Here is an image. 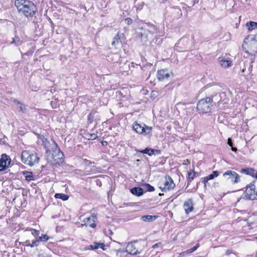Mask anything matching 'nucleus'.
<instances>
[{"label": "nucleus", "instance_id": "f257e3e1", "mask_svg": "<svg viewBox=\"0 0 257 257\" xmlns=\"http://www.w3.org/2000/svg\"><path fill=\"white\" fill-rule=\"evenodd\" d=\"M15 5L19 12L26 17H33L37 8L33 3L27 0H16Z\"/></svg>", "mask_w": 257, "mask_h": 257}, {"label": "nucleus", "instance_id": "f03ea898", "mask_svg": "<svg viewBox=\"0 0 257 257\" xmlns=\"http://www.w3.org/2000/svg\"><path fill=\"white\" fill-rule=\"evenodd\" d=\"M215 105L213 97H206L199 100L197 103V109L200 114H206L211 112Z\"/></svg>", "mask_w": 257, "mask_h": 257}, {"label": "nucleus", "instance_id": "7ed1b4c3", "mask_svg": "<svg viewBox=\"0 0 257 257\" xmlns=\"http://www.w3.org/2000/svg\"><path fill=\"white\" fill-rule=\"evenodd\" d=\"M53 143H54L56 149L52 152L48 149L46 151L47 160L48 162L53 165H59L63 162L64 156L63 152L59 149H57L58 146L54 141H53Z\"/></svg>", "mask_w": 257, "mask_h": 257}, {"label": "nucleus", "instance_id": "20e7f679", "mask_svg": "<svg viewBox=\"0 0 257 257\" xmlns=\"http://www.w3.org/2000/svg\"><path fill=\"white\" fill-rule=\"evenodd\" d=\"M21 161L25 165L32 167L39 162V158L34 151L25 150L21 154Z\"/></svg>", "mask_w": 257, "mask_h": 257}, {"label": "nucleus", "instance_id": "39448f33", "mask_svg": "<svg viewBox=\"0 0 257 257\" xmlns=\"http://www.w3.org/2000/svg\"><path fill=\"white\" fill-rule=\"evenodd\" d=\"M242 49L245 53L253 54L257 51V34L253 36H247L243 41Z\"/></svg>", "mask_w": 257, "mask_h": 257}, {"label": "nucleus", "instance_id": "423d86ee", "mask_svg": "<svg viewBox=\"0 0 257 257\" xmlns=\"http://www.w3.org/2000/svg\"><path fill=\"white\" fill-rule=\"evenodd\" d=\"M133 128L138 134L149 137L152 136V127L145 124H140L136 122L133 125Z\"/></svg>", "mask_w": 257, "mask_h": 257}, {"label": "nucleus", "instance_id": "0eeeda50", "mask_svg": "<svg viewBox=\"0 0 257 257\" xmlns=\"http://www.w3.org/2000/svg\"><path fill=\"white\" fill-rule=\"evenodd\" d=\"M175 186L173 180L170 176L166 177L164 182L160 186L162 191L166 192L173 189Z\"/></svg>", "mask_w": 257, "mask_h": 257}, {"label": "nucleus", "instance_id": "6e6552de", "mask_svg": "<svg viewBox=\"0 0 257 257\" xmlns=\"http://www.w3.org/2000/svg\"><path fill=\"white\" fill-rule=\"evenodd\" d=\"M246 196L250 200H254L257 199V191L255 190V186L253 184L251 183L246 186L245 190Z\"/></svg>", "mask_w": 257, "mask_h": 257}, {"label": "nucleus", "instance_id": "1a4fd4ad", "mask_svg": "<svg viewBox=\"0 0 257 257\" xmlns=\"http://www.w3.org/2000/svg\"><path fill=\"white\" fill-rule=\"evenodd\" d=\"M11 159L10 157L5 154L2 155L0 159V172L5 170L10 165Z\"/></svg>", "mask_w": 257, "mask_h": 257}, {"label": "nucleus", "instance_id": "9d476101", "mask_svg": "<svg viewBox=\"0 0 257 257\" xmlns=\"http://www.w3.org/2000/svg\"><path fill=\"white\" fill-rule=\"evenodd\" d=\"M96 219V216L94 214H92L89 217L85 218L82 220V225L89 226L92 228H95L96 227L95 222Z\"/></svg>", "mask_w": 257, "mask_h": 257}, {"label": "nucleus", "instance_id": "9b49d317", "mask_svg": "<svg viewBox=\"0 0 257 257\" xmlns=\"http://www.w3.org/2000/svg\"><path fill=\"white\" fill-rule=\"evenodd\" d=\"M223 177L228 176V179H231L233 183H237L240 181V177L238 174L235 172L228 170L226 171L223 174Z\"/></svg>", "mask_w": 257, "mask_h": 257}, {"label": "nucleus", "instance_id": "f8f14e48", "mask_svg": "<svg viewBox=\"0 0 257 257\" xmlns=\"http://www.w3.org/2000/svg\"><path fill=\"white\" fill-rule=\"evenodd\" d=\"M170 76V72L167 69H162L157 72V77L159 80L163 81L168 79Z\"/></svg>", "mask_w": 257, "mask_h": 257}, {"label": "nucleus", "instance_id": "ddd939ff", "mask_svg": "<svg viewBox=\"0 0 257 257\" xmlns=\"http://www.w3.org/2000/svg\"><path fill=\"white\" fill-rule=\"evenodd\" d=\"M183 208L187 214L192 211L193 209V205L192 201L191 199H188L184 202Z\"/></svg>", "mask_w": 257, "mask_h": 257}, {"label": "nucleus", "instance_id": "4468645a", "mask_svg": "<svg viewBox=\"0 0 257 257\" xmlns=\"http://www.w3.org/2000/svg\"><path fill=\"white\" fill-rule=\"evenodd\" d=\"M219 174V173L217 171H214L212 172V174H210L209 175L203 177L202 179V182L204 184V187L206 186V183L210 180H212L214 178L217 177L218 176Z\"/></svg>", "mask_w": 257, "mask_h": 257}, {"label": "nucleus", "instance_id": "2eb2a0df", "mask_svg": "<svg viewBox=\"0 0 257 257\" xmlns=\"http://www.w3.org/2000/svg\"><path fill=\"white\" fill-rule=\"evenodd\" d=\"M126 251L131 254H136L138 253V249H136L135 244L130 242L127 244L125 248Z\"/></svg>", "mask_w": 257, "mask_h": 257}, {"label": "nucleus", "instance_id": "dca6fc26", "mask_svg": "<svg viewBox=\"0 0 257 257\" xmlns=\"http://www.w3.org/2000/svg\"><path fill=\"white\" fill-rule=\"evenodd\" d=\"M240 172L242 174L249 175L251 176L254 177L255 174V171L251 168H246L242 169Z\"/></svg>", "mask_w": 257, "mask_h": 257}, {"label": "nucleus", "instance_id": "f3484780", "mask_svg": "<svg viewBox=\"0 0 257 257\" xmlns=\"http://www.w3.org/2000/svg\"><path fill=\"white\" fill-rule=\"evenodd\" d=\"M105 245L103 243L94 242L93 244L90 245L88 248L89 249H96L99 248L105 250Z\"/></svg>", "mask_w": 257, "mask_h": 257}, {"label": "nucleus", "instance_id": "a211bd4d", "mask_svg": "<svg viewBox=\"0 0 257 257\" xmlns=\"http://www.w3.org/2000/svg\"><path fill=\"white\" fill-rule=\"evenodd\" d=\"M219 62L222 67L227 68L231 66V61L226 60L223 58H219Z\"/></svg>", "mask_w": 257, "mask_h": 257}, {"label": "nucleus", "instance_id": "6ab92c4d", "mask_svg": "<svg viewBox=\"0 0 257 257\" xmlns=\"http://www.w3.org/2000/svg\"><path fill=\"white\" fill-rule=\"evenodd\" d=\"M131 192L138 196L142 195L144 193L143 189L141 187H134L131 190Z\"/></svg>", "mask_w": 257, "mask_h": 257}, {"label": "nucleus", "instance_id": "aec40b11", "mask_svg": "<svg viewBox=\"0 0 257 257\" xmlns=\"http://www.w3.org/2000/svg\"><path fill=\"white\" fill-rule=\"evenodd\" d=\"M14 102L18 105L20 108V111L23 113H27L28 111V109L27 106L23 104L22 103L19 102L18 100H15Z\"/></svg>", "mask_w": 257, "mask_h": 257}, {"label": "nucleus", "instance_id": "412c9836", "mask_svg": "<svg viewBox=\"0 0 257 257\" xmlns=\"http://www.w3.org/2000/svg\"><path fill=\"white\" fill-rule=\"evenodd\" d=\"M157 217L156 215H144L142 217V219L144 221L151 222L156 219Z\"/></svg>", "mask_w": 257, "mask_h": 257}, {"label": "nucleus", "instance_id": "4be33fe9", "mask_svg": "<svg viewBox=\"0 0 257 257\" xmlns=\"http://www.w3.org/2000/svg\"><path fill=\"white\" fill-rule=\"evenodd\" d=\"M195 176V172H194L193 171L190 170L188 172V184H187V186H188V185H190V183L194 179Z\"/></svg>", "mask_w": 257, "mask_h": 257}, {"label": "nucleus", "instance_id": "5701e85b", "mask_svg": "<svg viewBox=\"0 0 257 257\" xmlns=\"http://www.w3.org/2000/svg\"><path fill=\"white\" fill-rule=\"evenodd\" d=\"M56 198L60 199L63 201L67 200L69 198V196L63 193H56L55 195Z\"/></svg>", "mask_w": 257, "mask_h": 257}, {"label": "nucleus", "instance_id": "b1692460", "mask_svg": "<svg viewBox=\"0 0 257 257\" xmlns=\"http://www.w3.org/2000/svg\"><path fill=\"white\" fill-rule=\"evenodd\" d=\"M155 151H157V150L147 148L145 150H143L142 151H140V152L141 153L146 154H148L149 156H151L154 153Z\"/></svg>", "mask_w": 257, "mask_h": 257}, {"label": "nucleus", "instance_id": "393cba45", "mask_svg": "<svg viewBox=\"0 0 257 257\" xmlns=\"http://www.w3.org/2000/svg\"><path fill=\"white\" fill-rule=\"evenodd\" d=\"M246 26L248 30H252L257 28V23L254 22H249L246 23Z\"/></svg>", "mask_w": 257, "mask_h": 257}, {"label": "nucleus", "instance_id": "a878e982", "mask_svg": "<svg viewBox=\"0 0 257 257\" xmlns=\"http://www.w3.org/2000/svg\"><path fill=\"white\" fill-rule=\"evenodd\" d=\"M25 174V179L27 181H31L34 180V176L32 172H26L24 173Z\"/></svg>", "mask_w": 257, "mask_h": 257}, {"label": "nucleus", "instance_id": "bb28decb", "mask_svg": "<svg viewBox=\"0 0 257 257\" xmlns=\"http://www.w3.org/2000/svg\"><path fill=\"white\" fill-rule=\"evenodd\" d=\"M85 138L88 140H94L97 138V136L95 134H86Z\"/></svg>", "mask_w": 257, "mask_h": 257}, {"label": "nucleus", "instance_id": "cd10ccee", "mask_svg": "<svg viewBox=\"0 0 257 257\" xmlns=\"http://www.w3.org/2000/svg\"><path fill=\"white\" fill-rule=\"evenodd\" d=\"M143 187L147 191L152 192L155 190L154 187L149 184H144Z\"/></svg>", "mask_w": 257, "mask_h": 257}, {"label": "nucleus", "instance_id": "c85d7f7f", "mask_svg": "<svg viewBox=\"0 0 257 257\" xmlns=\"http://www.w3.org/2000/svg\"><path fill=\"white\" fill-rule=\"evenodd\" d=\"M198 247H199V244H197L195 246H194L193 247H192V248H190V249H189L188 250H187L183 252L181 254H183L184 255L185 254L190 253L193 252L195 250H196V249Z\"/></svg>", "mask_w": 257, "mask_h": 257}, {"label": "nucleus", "instance_id": "c756f323", "mask_svg": "<svg viewBox=\"0 0 257 257\" xmlns=\"http://www.w3.org/2000/svg\"><path fill=\"white\" fill-rule=\"evenodd\" d=\"M39 243V240H38V239L33 240L32 241L31 243L26 244V246L33 247L34 246H38Z\"/></svg>", "mask_w": 257, "mask_h": 257}, {"label": "nucleus", "instance_id": "7c9ffc66", "mask_svg": "<svg viewBox=\"0 0 257 257\" xmlns=\"http://www.w3.org/2000/svg\"><path fill=\"white\" fill-rule=\"evenodd\" d=\"M49 238V237L48 235H47L46 234H43V235H42V236H41L39 237L38 240H39V242L40 241H47V240H48Z\"/></svg>", "mask_w": 257, "mask_h": 257}, {"label": "nucleus", "instance_id": "2f4dec72", "mask_svg": "<svg viewBox=\"0 0 257 257\" xmlns=\"http://www.w3.org/2000/svg\"><path fill=\"white\" fill-rule=\"evenodd\" d=\"M119 41V38L118 37V34L114 38V41L111 43L112 46H115L116 43H118Z\"/></svg>", "mask_w": 257, "mask_h": 257}, {"label": "nucleus", "instance_id": "473e14b6", "mask_svg": "<svg viewBox=\"0 0 257 257\" xmlns=\"http://www.w3.org/2000/svg\"><path fill=\"white\" fill-rule=\"evenodd\" d=\"M125 21L128 25L131 24L133 22L132 19L130 18H126Z\"/></svg>", "mask_w": 257, "mask_h": 257}, {"label": "nucleus", "instance_id": "72a5a7b5", "mask_svg": "<svg viewBox=\"0 0 257 257\" xmlns=\"http://www.w3.org/2000/svg\"><path fill=\"white\" fill-rule=\"evenodd\" d=\"M227 144L230 146V147H232L233 146V143L232 142V140L231 139V138H228V140H227Z\"/></svg>", "mask_w": 257, "mask_h": 257}, {"label": "nucleus", "instance_id": "f704fd0d", "mask_svg": "<svg viewBox=\"0 0 257 257\" xmlns=\"http://www.w3.org/2000/svg\"><path fill=\"white\" fill-rule=\"evenodd\" d=\"M161 244H162L161 242H158V243L155 244L154 245H153L152 247L153 248H155L156 247L160 246L161 245Z\"/></svg>", "mask_w": 257, "mask_h": 257}, {"label": "nucleus", "instance_id": "c9c22d12", "mask_svg": "<svg viewBox=\"0 0 257 257\" xmlns=\"http://www.w3.org/2000/svg\"><path fill=\"white\" fill-rule=\"evenodd\" d=\"M12 44L15 43L17 45H19L20 44V40H18L16 41V40L14 39L13 41L12 42Z\"/></svg>", "mask_w": 257, "mask_h": 257}, {"label": "nucleus", "instance_id": "e433bc0d", "mask_svg": "<svg viewBox=\"0 0 257 257\" xmlns=\"http://www.w3.org/2000/svg\"><path fill=\"white\" fill-rule=\"evenodd\" d=\"M231 147V150L233 151V152H236L237 151V149L236 148H233V146L232 147Z\"/></svg>", "mask_w": 257, "mask_h": 257}, {"label": "nucleus", "instance_id": "4c0bfd02", "mask_svg": "<svg viewBox=\"0 0 257 257\" xmlns=\"http://www.w3.org/2000/svg\"><path fill=\"white\" fill-rule=\"evenodd\" d=\"M29 243H30V241L29 240H27L25 241V245H26V244H29Z\"/></svg>", "mask_w": 257, "mask_h": 257}, {"label": "nucleus", "instance_id": "58836bf2", "mask_svg": "<svg viewBox=\"0 0 257 257\" xmlns=\"http://www.w3.org/2000/svg\"><path fill=\"white\" fill-rule=\"evenodd\" d=\"M33 231H34L36 234H37V235L39 234V231H38V230H37L33 229Z\"/></svg>", "mask_w": 257, "mask_h": 257}, {"label": "nucleus", "instance_id": "ea45409f", "mask_svg": "<svg viewBox=\"0 0 257 257\" xmlns=\"http://www.w3.org/2000/svg\"><path fill=\"white\" fill-rule=\"evenodd\" d=\"M230 251H229V250H227V251H226V255H228V254H230Z\"/></svg>", "mask_w": 257, "mask_h": 257}, {"label": "nucleus", "instance_id": "a19ab883", "mask_svg": "<svg viewBox=\"0 0 257 257\" xmlns=\"http://www.w3.org/2000/svg\"><path fill=\"white\" fill-rule=\"evenodd\" d=\"M114 57H115V58H119V56H118V54H115V55H114Z\"/></svg>", "mask_w": 257, "mask_h": 257}, {"label": "nucleus", "instance_id": "79ce46f5", "mask_svg": "<svg viewBox=\"0 0 257 257\" xmlns=\"http://www.w3.org/2000/svg\"><path fill=\"white\" fill-rule=\"evenodd\" d=\"M105 144H107V142H102V145H104Z\"/></svg>", "mask_w": 257, "mask_h": 257}, {"label": "nucleus", "instance_id": "37998d69", "mask_svg": "<svg viewBox=\"0 0 257 257\" xmlns=\"http://www.w3.org/2000/svg\"><path fill=\"white\" fill-rule=\"evenodd\" d=\"M255 176V178L257 179V172L255 171V174L254 175Z\"/></svg>", "mask_w": 257, "mask_h": 257}, {"label": "nucleus", "instance_id": "c03bdc74", "mask_svg": "<svg viewBox=\"0 0 257 257\" xmlns=\"http://www.w3.org/2000/svg\"><path fill=\"white\" fill-rule=\"evenodd\" d=\"M144 38H146V40H147V37L146 36H145V37Z\"/></svg>", "mask_w": 257, "mask_h": 257}, {"label": "nucleus", "instance_id": "a18cd8bd", "mask_svg": "<svg viewBox=\"0 0 257 257\" xmlns=\"http://www.w3.org/2000/svg\"><path fill=\"white\" fill-rule=\"evenodd\" d=\"M144 35V34H142V35H141V36H142V38H143Z\"/></svg>", "mask_w": 257, "mask_h": 257}, {"label": "nucleus", "instance_id": "49530a36", "mask_svg": "<svg viewBox=\"0 0 257 257\" xmlns=\"http://www.w3.org/2000/svg\"><path fill=\"white\" fill-rule=\"evenodd\" d=\"M163 195V194L159 193V195H160V196H161V195Z\"/></svg>", "mask_w": 257, "mask_h": 257}, {"label": "nucleus", "instance_id": "de8ad7c7", "mask_svg": "<svg viewBox=\"0 0 257 257\" xmlns=\"http://www.w3.org/2000/svg\"><path fill=\"white\" fill-rule=\"evenodd\" d=\"M255 257H257V250H256V254H255Z\"/></svg>", "mask_w": 257, "mask_h": 257}, {"label": "nucleus", "instance_id": "09e8293b", "mask_svg": "<svg viewBox=\"0 0 257 257\" xmlns=\"http://www.w3.org/2000/svg\"><path fill=\"white\" fill-rule=\"evenodd\" d=\"M244 71V69H243L242 71L243 72Z\"/></svg>", "mask_w": 257, "mask_h": 257}]
</instances>
